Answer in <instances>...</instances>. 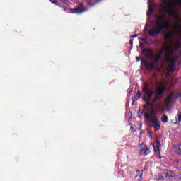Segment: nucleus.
I'll return each instance as SVG.
<instances>
[{
	"mask_svg": "<svg viewBox=\"0 0 181 181\" xmlns=\"http://www.w3.org/2000/svg\"><path fill=\"white\" fill-rule=\"evenodd\" d=\"M141 92L144 93V96H143L142 100L146 103V107H149L151 105V100L153 103H156L159 100H162L163 98V94H165V90H166V86H162L157 88L155 93V97L153 96V90L149 88V83H145L142 85Z\"/></svg>",
	"mask_w": 181,
	"mask_h": 181,
	"instance_id": "obj_1",
	"label": "nucleus"
},
{
	"mask_svg": "<svg viewBox=\"0 0 181 181\" xmlns=\"http://www.w3.org/2000/svg\"><path fill=\"white\" fill-rule=\"evenodd\" d=\"M156 18H157V19L155 21L153 29L148 30V36L151 37L161 35V33H163L165 29L170 28V22L166 21L165 14L156 15Z\"/></svg>",
	"mask_w": 181,
	"mask_h": 181,
	"instance_id": "obj_2",
	"label": "nucleus"
},
{
	"mask_svg": "<svg viewBox=\"0 0 181 181\" xmlns=\"http://www.w3.org/2000/svg\"><path fill=\"white\" fill-rule=\"evenodd\" d=\"M166 47L164 48V56L165 57L166 62L169 63L168 64V73H175V67H176V62L179 59V57L175 56L172 57V54L175 53V49L172 47L171 45H168V43H165Z\"/></svg>",
	"mask_w": 181,
	"mask_h": 181,
	"instance_id": "obj_3",
	"label": "nucleus"
},
{
	"mask_svg": "<svg viewBox=\"0 0 181 181\" xmlns=\"http://www.w3.org/2000/svg\"><path fill=\"white\" fill-rule=\"evenodd\" d=\"M151 123L153 124L152 126H151V128H154L155 131H159L160 129V121L158 119V117L156 116H153L151 119Z\"/></svg>",
	"mask_w": 181,
	"mask_h": 181,
	"instance_id": "obj_4",
	"label": "nucleus"
},
{
	"mask_svg": "<svg viewBox=\"0 0 181 181\" xmlns=\"http://www.w3.org/2000/svg\"><path fill=\"white\" fill-rule=\"evenodd\" d=\"M84 8V4L80 3L77 8L75 9H71L70 13H78V15H81V13H84V12L88 10L87 8Z\"/></svg>",
	"mask_w": 181,
	"mask_h": 181,
	"instance_id": "obj_5",
	"label": "nucleus"
},
{
	"mask_svg": "<svg viewBox=\"0 0 181 181\" xmlns=\"http://www.w3.org/2000/svg\"><path fill=\"white\" fill-rule=\"evenodd\" d=\"M141 64L145 66L146 70H149V71H152V70L156 68V64L153 62L148 63L144 59H141Z\"/></svg>",
	"mask_w": 181,
	"mask_h": 181,
	"instance_id": "obj_6",
	"label": "nucleus"
},
{
	"mask_svg": "<svg viewBox=\"0 0 181 181\" xmlns=\"http://www.w3.org/2000/svg\"><path fill=\"white\" fill-rule=\"evenodd\" d=\"M162 9H163V11H164V12H166L167 13H168V15L170 16H177V14L176 13V11H175V9H173L170 6H163Z\"/></svg>",
	"mask_w": 181,
	"mask_h": 181,
	"instance_id": "obj_7",
	"label": "nucleus"
},
{
	"mask_svg": "<svg viewBox=\"0 0 181 181\" xmlns=\"http://www.w3.org/2000/svg\"><path fill=\"white\" fill-rule=\"evenodd\" d=\"M142 54L144 56H148V54H149L148 57H152V56H153V51L149 49L144 48L142 50Z\"/></svg>",
	"mask_w": 181,
	"mask_h": 181,
	"instance_id": "obj_8",
	"label": "nucleus"
},
{
	"mask_svg": "<svg viewBox=\"0 0 181 181\" xmlns=\"http://www.w3.org/2000/svg\"><path fill=\"white\" fill-rule=\"evenodd\" d=\"M173 32H168L164 35L165 40H168V42H172V38L173 37Z\"/></svg>",
	"mask_w": 181,
	"mask_h": 181,
	"instance_id": "obj_9",
	"label": "nucleus"
},
{
	"mask_svg": "<svg viewBox=\"0 0 181 181\" xmlns=\"http://www.w3.org/2000/svg\"><path fill=\"white\" fill-rule=\"evenodd\" d=\"M172 98H173V94H169L165 99V105L169 107L170 105V102L172 101Z\"/></svg>",
	"mask_w": 181,
	"mask_h": 181,
	"instance_id": "obj_10",
	"label": "nucleus"
},
{
	"mask_svg": "<svg viewBox=\"0 0 181 181\" xmlns=\"http://www.w3.org/2000/svg\"><path fill=\"white\" fill-rule=\"evenodd\" d=\"M152 13H153V8L152 7V6L149 5L148 6V12H147L146 15L148 16H151V15H152Z\"/></svg>",
	"mask_w": 181,
	"mask_h": 181,
	"instance_id": "obj_11",
	"label": "nucleus"
},
{
	"mask_svg": "<svg viewBox=\"0 0 181 181\" xmlns=\"http://www.w3.org/2000/svg\"><path fill=\"white\" fill-rule=\"evenodd\" d=\"M179 49H180V42H177L175 46H174V52H177V50H179Z\"/></svg>",
	"mask_w": 181,
	"mask_h": 181,
	"instance_id": "obj_12",
	"label": "nucleus"
},
{
	"mask_svg": "<svg viewBox=\"0 0 181 181\" xmlns=\"http://www.w3.org/2000/svg\"><path fill=\"white\" fill-rule=\"evenodd\" d=\"M153 148H160V142L159 140L156 139V141L153 143Z\"/></svg>",
	"mask_w": 181,
	"mask_h": 181,
	"instance_id": "obj_13",
	"label": "nucleus"
},
{
	"mask_svg": "<svg viewBox=\"0 0 181 181\" xmlns=\"http://www.w3.org/2000/svg\"><path fill=\"white\" fill-rule=\"evenodd\" d=\"M154 149V152H156V153L157 155H160V147H153Z\"/></svg>",
	"mask_w": 181,
	"mask_h": 181,
	"instance_id": "obj_14",
	"label": "nucleus"
},
{
	"mask_svg": "<svg viewBox=\"0 0 181 181\" xmlns=\"http://www.w3.org/2000/svg\"><path fill=\"white\" fill-rule=\"evenodd\" d=\"M161 121L163 124H166V122H168V116L163 115L161 118Z\"/></svg>",
	"mask_w": 181,
	"mask_h": 181,
	"instance_id": "obj_15",
	"label": "nucleus"
},
{
	"mask_svg": "<svg viewBox=\"0 0 181 181\" xmlns=\"http://www.w3.org/2000/svg\"><path fill=\"white\" fill-rule=\"evenodd\" d=\"M160 59H161V57H160V55L156 54V55L154 57V60H153V62H154V63H158V62L159 61Z\"/></svg>",
	"mask_w": 181,
	"mask_h": 181,
	"instance_id": "obj_16",
	"label": "nucleus"
},
{
	"mask_svg": "<svg viewBox=\"0 0 181 181\" xmlns=\"http://www.w3.org/2000/svg\"><path fill=\"white\" fill-rule=\"evenodd\" d=\"M176 153L181 155V144L177 146V149L175 151Z\"/></svg>",
	"mask_w": 181,
	"mask_h": 181,
	"instance_id": "obj_17",
	"label": "nucleus"
},
{
	"mask_svg": "<svg viewBox=\"0 0 181 181\" xmlns=\"http://www.w3.org/2000/svg\"><path fill=\"white\" fill-rule=\"evenodd\" d=\"M181 28V25L176 23L174 26H173V29H175L176 30H177V29H180Z\"/></svg>",
	"mask_w": 181,
	"mask_h": 181,
	"instance_id": "obj_18",
	"label": "nucleus"
},
{
	"mask_svg": "<svg viewBox=\"0 0 181 181\" xmlns=\"http://www.w3.org/2000/svg\"><path fill=\"white\" fill-rule=\"evenodd\" d=\"M149 146H146V149L144 150V155L146 156V155H149Z\"/></svg>",
	"mask_w": 181,
	"mask_h": 181,
	"instance_id": "obj_19",
	"label": "nucleus"
},
{
	"mask_svg": "<svg viewBox=\"0 0 181 181\" xmlns=\"http://www.w3.org/2000/svg\"><path fill=\"white\" fill-rule=\"evenodd\" d=\"M98 1H94L93 3H92L91 1H87V5H88L89 6H94V5H95L97 4Z\"/></svg>",
	"mask_w": 181,
	"mask_h": 181,
	"instance_id": "obj_20",
	"label": "nucleus"
},
{
	"mask_svg": "<svg viewBox=\"0 0 181 181\" xmlns=\"http://www.w3.org/2000/svg\"><path fill=\"white\" fill-rule=\"evenodd\" d=\"M144 118L146 119H148V120H149V119H151V115L148 114V113H144Z\"/></svg>",
	"mask_w": 181,
	"mask_h": 181,
	"instance_id": "obj_21",
	"label": "nucleus"
},
{
	"mask_svg": "<svg viewBox=\"0 0 181 181\" xmlns=\"http://www.w3.org/2000/svg\"><path fill=\"white\" fill-rule=\"evenodd\" d=\"M163 53H165V48L161 49V51L158 54H157V55L162 57V55L163 54Z\"/></svg>",
	"mask_w": 181,
	"mask_h": 181,
	"instance_id": "obj_22",
	"label": "nucleus"
},
{
	"mask_svg": "<svg viewBox=\"0 0 181 181\" xmlns=\"http://www.w3.org/2000/svg\"><path fill=\"white\" fill-rule=\"evenodd\" d=\"M174 3H175L176 5H181V0H174Z\"/></svg>",
	"mask_w": 181,
	"mask_h": 181,
	"instance_id": "obj_23",
	"label": "nucleus"
},
{
	"mask_svg": "<svg viewBox=\"0 0 181 181\" xmlns=\"http://www.w3.org/2000/svg\"><path fill=\"white\" fill-rule=\"evenodd\" d=\"M156 113L155 112V110L153 109H151V111L150 112V115H154V117H156Z\"/></svg>",
	"mask_w": 181,
	"mask_h": 181,
	"instance_id": "obj_24",
	"label": "nucleus"
},
{
	"mask_svg": "<svg viewBox=\"0 0 181 181\" xmlns=\"http://www.w3.org/2000/svg\"><path fill=\"white\" fill-rule=\"evenodd\" d=\"M136 176H135V177H138V176H139V175H141V172L139 171V170H137L136 171Z\"/></svg>",
	"mask_w": 181,
	"mask_h": 181,
	"instance_id": "obj_25",
	"label": "nucleus"
},
{
	"mask_svg": "<svg viewBox=\"0 0 181 181\" xmlns=\"http://www.w3.org/2000/svg\"><path fill=\"white\" fill-rule=\"evenodd\" d=\"M136 97H137V98H141V92L138 91L136 94Z\"/></svg>",
	"mask_w": 181,
	"mask_h": 181,
	"instance_id": "obj_26",
	"label": "nucleus"
},
{
	"mask_svg": "<svg viewBox=\"0 0 181 181\" xmlns=\"http://www.w3.org/2000/svg\"><path fill=\"white\" fill-rule=\"evenodd\" d=\"M151 105H149L148 107H150V108H151V110H153V107H155V103H151Z\"/></svg>",
	"mask_w": 181,
	"mask_h": 181,
	"instance_id": "obj_27",
	"label": "nucleus"
},
{
	"mask_svg": "<svg viewBox=\"0 0 181 181\" xmlns=\"http://www.w3.org/2000/svg\"><path fill=\"white\" fill-rule=\"evenodd\" d=\"M178 122H181V113L178 112Z\"/></svg>",
	"mask_w": 181,
	"mask_h": 181,
	"instance_id": "obj_28",
	"label": "nucleus"
},
{
	"mask_svg": "<svg viewBox=\"0 0 181 181\" xmlns=\"http://www.w3.org/2000/svg\"><path fill=\"white\" fill-rule=\"evenodd\" d=\"M49 2H51V4H54V5H57L56 0H49Z\"/></svg>",
	"mask_w": 181,
	"mask_h": 181,
	"instance_id": "obj_29",
	"label": "nucleus"
},
{
	"mask_svg": "<svg viewBox=\"0 0 181 181\" xmlns=\"http://www.w3.org/2000/svg\"><path fill=\"white\" fill-rule=\"evenodd\" d=\"M136 62H139V60H141V62H142V59L141 58V57H136Z\"/></svg>",
	"mask_w": 181,
	"mask_h": 181,
	"instance_id": "obj_30",
	"label": "nucleus"
},
{
	"mask_svg": "<svg viewBox=\"0 0 181 181\" xmlns=\"http://www.w3.org/2000/svg\"><path fill=\"white\" fill-rule=\"evenodd\" d=\"M64 11H71V8H69L68 7H63Z\"/></svg>",
	"mask_w": 181,
	"mask_h": 181,
	"instance_id": "obj_31",
	"label": "nucleus"
},
{
	"mask_svg": "<svg viewBox=\"0 0 181 181\" xmlns=\"http://www.w3.org/2000/svg\"><path fill=\"white\" fill-rule=\"evenodd\" d=\"M129 43V45H131V46H133V45H134V40H130Z\"/></svg>",
	"mask_w": 181,
	"mask_h": 181,
	"instance_id": "obj_32",
	"label": "nucleus"
},
{
	"mask_svg": "<svg viewBox=\"0 0 181 181\" xmlns=\"http://www.w3.org/2000/svg\"><path fill=\"white\" fill-rule=\"evenodd\" d=\"M132 38H135V37H138V35L137 34H134L133 35H131Z\"/></svg>",
	"mask_w": 181,
	"mask_h": 181,
	"instance_id": "obj_33",
	"label": "nucleus"
},
{
	"mask_svg": "<svg viewBox=\"0 0 181 181\" xmlns=\"http://www.w3.org/2000/svg\"><path fill=\"white\" fill-rule=\"evenodd\" d=\"M130 129H131V130L132 131V132H135V129H134L133 127H131Z\"/></svg>",
	"mask_w": 181,
	"mask_h": 181,
	"instance_id": "obj_34",
	"label": "nucleus"
},
{
	"mask_svg": "<svg viewBox=\"0 0 181 181\" xmlns=\"http://www.w3.org/2000/svg\"><path fill=\"white\" fill-rule=\"evenodd\" d=\"M139 152H140V153H142V152H144V148H141L140 150H139Z\"/></svg>",
	"mask_w": 181,
	"mask_h": 181,
	"instance_id": "obj_35",
	"label": "nucleus"
},
{
	"mask_svg": "<svg viewBox=\"0 0 181 181\" xmlns=\"http://www.w3.org/2000/svg\"><path fill=\"white\" fill-rule=\"evenodd\" d=\"M61 1V2H62V4H66V0H59Z\"/></svg>",
	"mask_w": 181,
	"mask_h": 181,
	"instance_id": "obj_36",
	"label": "nucleus"
},
{
	"mask_svg": "<svg viewBox=\"0 0 181 181\" xmlns=\"http://www.w3.org/2000/svg\"><path fill=\"white\" fill-rule=\"evenodd\" d=\"M146 30H148V28H146V26L145 28L144 29V31L146 32Z\"/></svg>",
	"mask_w": 181,
	"mask_h": 181,
	"instance_id": "obj_37",
	"label": "nucleus"
},
{
	"mask_svg": "<svg viewBox=\"0 0 181 181\" xmlns=\"http://www.w3.org/2000/svg\"><path fill=\"white\" fill-rule=\"evenodd\" d=\"M59 8H64V6H61V5H59Z\"/></svg>",
	"mask_w": 181,
	"mask_h": 181,
	"instance_id": "obj_38",
	"label": "nucleus"
},
{
	"mask_svg": "<svg viewBox=\"0 0 181 181\" xmlns=\"http://www.w3.org/2000/svg\"><path fill=\"white\" fill-rule=\"evenodd\" d=\"M140 47L142 48V44L140 45Z\"/></svg>",
	"mask_w": 181,
	"mask_h": 181,
	"instance_id": "obj_39",
	"label": "nucleus"
},
{
	"mask_svg": "<svg viewBox=\"0 0 181 181\" xmlns=\"http://www.w3.org/2000/svg\"><path fill=\"white\" fill-rule=\"evenodd\" d=\"M140 177H142V174L140 175Z\"/></svg>",
	"mask_w": 181,
	"mask_h": 181,
	"instance_id": "obj_40",
	"label": "nucleus"
},
{
	"mask_svg": "<svg viewBox=\"0 0 181 181\" xmlns=\"http://www.w3.org/2000/svg\"><path fill=\"white\" fill-rule=\"evenodd\" d=\"M179 36H181V33H179Z\"/></svg>",
	"mask_w": 181,
	"mask_h": 181,
	"instance_id": "obj_41",
	"label": "nucleus"
},
{
	"mask_svg": "<svg viewBox=\"0 0 181 181\" xmlns=\"http://www.w3.org/2000/svg\"><path fill=\"white\" fill-rule=\"evenodd\" d=\"M148 134H151V132H148Z\"/></svg>",
	"mask_w": 181,
	"mask_h": 181,
	"instance_id": "obj_42",
	"label": "nucleus"
}]
</instances>
